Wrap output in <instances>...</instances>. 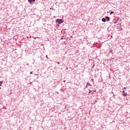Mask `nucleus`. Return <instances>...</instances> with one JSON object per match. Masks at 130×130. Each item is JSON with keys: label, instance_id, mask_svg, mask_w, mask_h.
<instances>
[{"label": "nucleus", "instance_id": "3", "mask_svg": "<svg viewBox=\"0 0 130 130\" xmlns=\"http://www.w3.org/2000/svg\"><path fill=\"white\" fill-rule=\"evenodd\" d=\"M122 92V93H123V96H124V97H125V96H127V93L125 92L124 90H123Z\"/></svg>", "mask_w": 130, "mask_h": 130}, {"label": "nucleus", "instance_id": "8", "mask_svg": "<svg viewBox=\"0 0 130 130\" xmlns=\"http://www.w3.org/2000/svg\"><path fill=\"white\" fill-rule=\"evenodd\" d=\"M2 84H3V81H0V86H2Z\"/></svg>", "mask_w": 130, "mask_h": 130}, {"label": "nucleus", "instance_id": "7", "mask_svg": "<svg viewBox=\"0 0 130 130\" xmlns=\"http://www.w3.org/2000/svg\"><path fill=\"white\" fill-rule=\"evenodd\" d=\"M112 14H114V12L113 11H111L110 15H112Z\"/></svg>", "mask_w": 130, "mask_h": 130}, {"label": "nucleus", "instance_id": "5", "mask_svg": "<svg viewBox=\"0 0 130 130\" xmlns=\"http://www.w3.org/2000/svg\"><path fill=\"white\" fill-rule=\"evenodd\" d=\"M36 0H28V3H29V4H32L33 3V2H35Z\"/></svg>", "mask_w": 130, "mask_h": 130}, {"label": "nucleus", "instance_id": "2", "mask_svg": "<svg viewBox=\"0 0 130 130\" xmlns=\"http://www.w3.org/2000/svg\"><path fill=\"white\" fill-rule=\"evenodd\" d=\"M115 21H114V23L116 24V22H118V21H119V17H115Z\"/></svg>", "mask_w": 130, "mask_h": 130}, {"label": "nucleus", "instance_id": "11", "mask_svg": "<svg viewBox=\"0 0 130 130\" xmlns=\"http://www.w3.org/2000/svg\"><path fill=\"white\" fill-rule=\"evenodd\" d=\"M30 75L32 74H33V72H30Z\"/></svg>", "mask_w": 130, "mask_h": 130}, {"label": "nucleus", "instance_id": "6", "mask_svg": "<svg viewBox=\"0 0 130 130\" xmlns=\"http://www.w3.org/2000/svg\"><path fill=\"white\" fill-rule=\"evenodd\" d=\"M102 22H104L105 23V22H106V19L105 18H103L102 19Z\"/></svg>", "mask_w": 130, "mask_h": 130}, {"label": "nucleus", "instance_id": "13", "mask_svg": "<svg viewBox=\"0 0 130 130\" xmlns=\"http://www.w3.org/2000/svg\"><path fill=\"white\" fill-rule=\"evenodd\" d=\"M89 93H91V92H92V91H91L90 90H89Z\"/></svg>", "mask_w": 130, "mask_h": 130}, {"label": "nucleus", "instance_id": "15", "mask_svg": "<svg viewBox=\"0 0 130 130\" xmlns=\"http://www.w3.org/2000/svg\"><path fill=\"white\" fill-rule=\"evenodd\" d=\"M39 74H35V76H38Z\"/></svg>", "mask_w": 130, "mask_h": 130}, {"label": "nucleus", "instance_id": "1", "mask_svg": "<svg viewBox=\"0 0 130 130\" xmlns=\"http://www.w3.org/2000/svg\"><path fill=\"white\" fill-rule=\"evenodd\" d=\"M56 23H58V24H61L63 23V20L57 19L56 20Z\"/></svg>", "mask_w": 130, "mask_h": 130}, {"label": "nucleus", "instance_id": "12", "mask_svg": "<svg viewBox=\"0 0 130 130\" xmlns=\"http://www.w3.org/2000/svg\"><path fill=\"white\" fill-rule=\"evenodd\" d=\"M46 57L47 58V57H48V56H47V55H46Z\"/></svg>", "mask_w": 130, "mask_h": 130}, {"label": "nucleus", "instance_id": "17", "mask_svg": "<svg viewBox=\"0 0 130 130\" xmlns=\"http://www.w3.org/2000/svg\"><path fill=\"white\" fill-rule=\"evenodd\" d=\"M93 92H96V90H93Z\"/></svg>", "mask_w": 130, "mask_h": 130}, {"label": "nucleus", "instance_id": "18", "mask_svg": "<svg viewBox=\"0 0 130 130\" xmlns=\"http://www.w3.org/2000/svg\"><path fill=\"white\" fill-rule=\"evenodd\" d=\"M123 89H126V87H124Z\"/></svg>", "mask_w": 130, "mask_h": 130}, {"label": "nucleus", "instance_id": "14", "mask_svg": "<svg viewBox=\"0 0 130 130\" xmlns=\"http://www.w3.org/2000/svg\"><path fill=\"white\" fill-rule=\"evenodd\" d=\"M62 39H63V38H61L60 40H62Z\"/></svg>", "mask_w": 130, "mask_h": 130}, {"label": "nucleus", "instance_id": "20", "mask_svg": "<svg viewBox=\"0 0 130 130\" xmlns=\"http://www.w3.org/2000/svg\"><path fill=\"white\" fill-rule=\"evenodd\" d=\"M39 76H38V77H37V79H39Z\"/></svg>", "mask_w": 130, "mask_h": 130}, {"label": "nucleus", "instance_id": "4", "mask_svg": "<svg viewBox=\"0 0 130 130\" xmlns=\"http://www.w3.org/2000/svg\"><path fill=\"white\" fill-rule=\"evenodd\" d=\"M105 18L107 19V22H109V21H110V18L109 17H108V16H106V17H105Z\"/></svg>", "mask_w": 130, "mask_h": 130}, {"label": "nucleus", "instance_id": "16", "mask_svg": "<svg viewBox=\"0 0 130 130\" xmlns=\"http://www.w3.org/2000/svg\"><path fill=\"white\" fill-rule=\"evenodd\" d=\"M26 66H28V67H29V64H26Z\"/></svg>", "mask_w": 130, "mask_h": 130}, {"label": "nucleus", "instance_id": "9", "mask_svg": "<svg viewBox=\"0 0 130 130\" xmlns=\"http://www.w3.org/2000/svg\"><path fill=\"white\" fill-rule=\"evenodd\" d=\"M88 85L89 86H91V85H90V83H87V85Z\"/></svg>", "mask_w": 130, "mask_h": 130}, {"label": "nucleus", "instance_id": "21", "mask_svg": "<svg viewBox=\"0 0 130 130\" xmlns=\"http://www.w3.org/2000/svg\"><path fill=\"white\" fill-rule=\"evenodd\" d=\"M113 97H114V94L113 95Z\"/></svg>", "mask_w": 130, "mask_h": 130}, {"label": "nucleus", "instance_id": "19", "mask_svg": "<svg viewBox=\"0 0 130 130\" xmlns=\"http://www.w3.org/2000/svg\"><path fill=\"white\" fill-rule=\"evenodd\" d=\"M57 63H58V64H59V62H58Z\"/></svg>", "mask_w": 130, "mask_h": 130}, {"label": "nucleus", "instance_id": "22", "mask_svg": "<svg viewBox=\"0 0 130 130\" xmlns=\"http://www.w3.org/2000/svg\"><path fill=\"white\" fill-rule=\"evenodd\" d=\"M112 93L113 94V92H112Z\"/></svg>", "mask_w": 130, "mask_h": 130}, {"label": "nucleus", "instance_id": "10", "mask_svg": "<svg viewBox=\"0 0 130 130\" xmlns=\"http://www.w3.org/2000/svg\"><path fill=\"white\" fill-rule=\"evenodd\" d=\"M121 30H122V29L120 28V29H118V31H121Z\"/></svg>", "mask_w": 130, "mask_h": 130}]
</instances>
